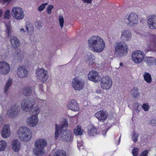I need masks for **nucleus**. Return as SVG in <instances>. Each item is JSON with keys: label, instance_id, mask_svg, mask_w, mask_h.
<instances>
[{"label": "nucleus", "instance_id": "c03bdc74", "mask_svg": "<svg viewBox=\"0 0 156 156\" xmlns=\"http://www.w3.org/2000/svg\"><path fill=\"white\" fill-rule=\"evenodd\" d=\"M48 4L47 3L41 4L38 8V11L39 12H41L45 8V6Z\"/></svg>", "mask_w": 156, "mask_h": 156}, {"label": "nucleus", "instance_id": "72a5a7b5", "mask_svg": "<svg viewBox=\"0 0 156 156\" xmlns=\"http://www.w3.org/2000/svg\"><path fill=\"white\" fill-rule=\"evenodd\" d=\"M86 61L89 64H93L95 62L94 56L91 55L87 56L86 59Z\"/></svg>", "mask_w": 156, "mask_h": 156}, {"label": "nucleus", "instance_id": "7ed1b4c3", "mask_svg": "<svg viewBox=\"0 0 156 156\" xmlns=\"http://www.w3.org/2000/svg\"><path fill=\"white\" fill-rule=\"evenodd\" d=\"M17 134L20 139L25 142L29 141L32 136L31 129L26 126L20 127L18 130Z\"/></svg>", "mask_w": 156, "mask_h": 156}, {"label": "nucleus", "instance_id": "f03ea898", "mask_svg": "<svg viewBox=\"0 0 156 156\" xmlns=\"http://www.w3.org/2000/svg\"><path fill=\"white\" fill-rule=\"evenodd\" d=\"M88 46L91 50L95 52L102 51L105 47V43L101 37L93 36L90 37L88 41Z\"/></svg>", "mask_w": 156, "mask_h": 156}, {"label": "nucleus", "instance_id": "3c124183", "mask_svg": "<svg viewBox=\"0 0 156 156\" xmlns=\"http://www.w3.org/2000/svg\"><path fill=\"white\" fill-rule=\"evenodd\" d=\"M83 144V142L81 140L77 141V147L79 149L82 147Z\"/></svg>", "mask_w": 156, "mask_h": 156}, {"label": "nucleus", "instance_id": "b1692460", "mask_svg": "<svg viewBox=\"0 0 156 156\" xmlns=\"http://www.w3.org/2000/svg\"><path fill=\"white\" fill-rule=\"evenodd\" d=\"M10 43L12 48L16 49L20 45V42L18 38L15 36L10 37Z\"/></svg>", "mask_w": 156, "mask_h": 156}, {"label": "nucleus", "instance_id": "bf43d9fd", "mask_svg": "<svg viewBox=\"0 0 156 156\" xmlns=\"http://www.w3.org/2000/svg\"><path fill=\"white\" fill-rule=\"evenodd\" d=\"M2 12L1 10H0V17L1 16L2 14Z\"/></svg>", "mask_w": 156, "mask_h": 156}, {"label": "nucleus", "instance_id": "864d4df0", "mask_svg": "<svg viewBox=\"0 0 156 156\" xmlns=\"http://www.w3.org/2000/svg\"><path fill=\"white\" fill-rule=\"evenodd\" d=\"M84 3L87 4H91L92 0H81Z\"/></svg>", "mask_w": 156, "mask_h": 156}, {"label": "nucleus", "instance_id": "f704fd0d", "mask_svg": "<svg viewBox=\"0 0 156 156\" xmlns=\"http://www.w3.org/2000/svg\"><path fill=\"white\" fill-rule=\"evenodd\" d=\"M54 156H66V152L62 150L56 151L54 153Z\"/></svg>", "mask_w": 156, "mask_h": 156}, {"label": "nucleus", "instance_id": "9b49d317", "mask_svg": "<svg viewBox=\"0 0 156 156\" xmlns=\"http://www.w3.org/2000/svg\"><path fill=\"white\" fill-rule=\"evenodd\" d=\"M85 84L84 81L77 77L73 79L72 82V87L75 90L80 91L84 87Z\"/></svg>", "mask_w": 156, "mask_h": 156}, {"label": "nucleus", "instance_id": "603ef678", "mask_svg": "<svg viewBox=\"0 0 156 156\" xmlns=\"http://www.w3.org/2000/svg\"><path fill=\"white\" fill-rule=\"evenodd\" d=\"M12 0H1V2L3 4H8Z\"/></svg>", "mask_w": 156, "mask_h": 156}, {"label": "nucleus", "instance_id": "9d476101", "mask_svg": "<svg viewBox=\"0 0 156 156\" xmlns=\"http://www.w3.org/2000/svg\"><path fill=\"white\" fill-rule=\"evenodd\" d=\"M36 74V78L41 81H46L49 78L48 71L43 68H38Z\"/></svg>", "mask_w": 156, "mask_h": 156}, {"label": "nucleus", "instance_id": "6e6d98bb", "mask_svg": "<svg viewBox=\"0 0 156 156\" xmlns=\"http://www.w3.org/2000/svg\"><path fill=\"white\" fill-rule=\"evenodd\" d=\"M3 120L1 117H0V126L2 125L3 123Z\"/></svg>", "mask_w": 156, "mask_h": 156}, {"label": "nucleus", "instance_id": "de8ad7c7", "mask_svg": "<svg viewBox=\"0 0 156 156\" xmlns=\"http://www.w3.org/2000/svg\"><path fill=\"white\" fill-rule=\"evenodd\" d=\"M134 109L135 111L137 112H138L140 111L141 108L140 107H139V105L137 103H135L134 104Z\"/></svg>", "mask_w": 156, "mask_h": 156}, {"label": "nucleus", "instance_id": "a211bd4d", "mask_svg": "<svg viewBox=\"0 0 156 156\" xmlns=\"http://www.w3.org/2000/svg\"><path fill=\"white\" fill-rule=\"evenodd\" d=\"M132 37V33L129 30H125L122 31L120 37L121 40L128 42L131 40Z\"/></svg>", "mask_w": 156, "mask_h": 156}, {"label": "nucleus", "instance_id": "4d7b16f0", "mask_svg": "<svg viewBox=\"0 0 156 156\" xmlns=\"http://www.w3.org/2000/svg\"><path fill=\"white\" fill-rule=\"evenodd\" d=\"M39 101L40 102H41V103H42V102H44L45 101L44 100H41V99H39Z\"/></svg>", "mask_w": 156, "mask_h": 156}, {"label": "nucleus", "instance_id": "423d86ee", "mask_svg": "<svg viewBox=\"0 0 156 156\" xmlns=\"http://www.w3.org/2000/svg\"><path fill=\"white\" fill-rule=\"evenodd\" d=\"M124 21L128 26H135L138 23V16L135 13L127 14L125 16Z\"/></svg>", "mask_w": 156, "mask_h": 156}, {"label": "nucleus", "instance_id": "ddd939ff", "mask_svg": "<svg viewBox=\"0 0 156 156\" xmlns=\"http://www.w3.org/2000/svg\"><path fill=\"white\" fill-rule=\"evenodd\" d=\"M66 106L68 109L75 112L78 111L80 109L79 104L75 100L73 99L68 101Z\"/></svg>", "mask_w": 156, "mask_h": 156}, {"label": "nucleus", "instance_id": "4c0bfd02", "mask_svg": "<svg viewBox=\"0 0 156 156\" xmlns=\"http://www.w3.org/2000/svg\"><path fill=\"white\" fill-rule=\"evenodd\" d=\"M7 145L6 143L4 141H0V151L5 150Z\"/></svg>", "mask_w": 156, "mask_h": 156}, {"label": "nucleus", "instance_id": "1a4fd4ad", "mask_svg": "<svg viewBox=\"0 0 156 156\" xmlns=\"http://www.w3.org/2000/svg\"><path fill=\"white\" fill-rule=\"evenodd\" d=\"M132 59L133 62L136 64L141 63L145 58V54L141 50H136L132 54Z\"/></svg>", "mask_w": 156, "mask_h": 156}, {"label": "nucleus", "instance_id": "f3484780", "mask_svg": "<svg viewBox=\"0 0 156 156\" xmlns=\"http://www.w3.org/2000/svg\"><path fill=\"white\" fill-rule=\"evenodd\" d=\"M147 23L149 28L151 29H156V15H151L147 18Z\"/></svg>", "mask_w": 156, "mask_h": 156}, {"label": "nucleus", "instance_id": "8fccbe9b", "mask_svg": "<svg viewBox=\"0 0 156 156\" xmlns=\"http://www.w3.org/2000/svg\"><path fill=\"white\" fill-rule=\"evenodd\" d=\"M156 121L154 119H152L149 122V124L153 126L155 125Z\"/></svg>", "mask_w": 156, "mask_h": 156}, {"label": "nucleus", "instance_id": "13d9d810", "mask_svg": "<svg viewBox=\"0 0 156 156\" xmlns=\"http://www.w3.org/2000/svg\"><path fill=\"white\" fill-rule=\"evenodd\" d=\"M120 67H119V68H120L121 66H122L123 65V63L122 62H120L119 63Z\"/></svg>", "mask_w": 156, "mask_h": 156}, {"label": "nucleus", "instance_id": "5701e85b", "mask_svg": "<svg viewBox=\"0 0 156 156\" xmlns=\"http://www.w3.org/2000/svg\"><path fill=\"white\" fill-rule=\"evenodd\" d=\"M1 134L2 136L4 138L8 137L10 136L11 131L9 125L6 124L4 126Z\"/></svg>", "mask_w": 156, "mask_h": 156}, {"label": "nucleus", "instance_id": "79ce46f5", "mask_svg": "<svg viewBox=\"0 0 156 156\" xmlns=\"http://www.w3.org/2000/svg\"><path fill=\"white\" fill-rule=\"evenodd\" d=\"M142 107L144 111H148L150 108V106L148 103H145L143 104Z\"/></svg>", "mask_w": 156, "mask_h": 156}, {"label": "nucleus", "instance_id": "39448f33", "mask_svg": "<svg viewBox=\"0 0 156 156\" xmlns=\"http://www.w3.org/2000/svg\"><path fill=\"white\" fill-rule=\"evenodd\" d=\"M114 47L115 54L119 56H124L128 52V46L124 42H116L115 44Z\"/></svg>", "mask_w": 156, "mask_h": 156}, {"label": "nucleus", "instance_id": "c756f323", "mask_svg": "<svg viewBox=\"0 0 156 156\" xmlns=\"http://www.w3.org/2000/svg\"><path fill=\"white\" fill-rule=\"evenodd\" d=\"M25 28L26 30H25L23 28H20L19 30V32L20 33L22 34H24L26 32V31H27L28 35H32L33 33V29H32V30H30V31L29 28L28 27L27 25L25 26Z\"/></svg>", "mask_w": 156, "mask_h": 156}, {"label": "nucleus", "instance_id": "6ab92c4d", "mask_svg": "<svg viewBox=\"0 0 156 156\" xmlns=\"http://www.w3.org/2000/svg\"><path fill=\"white\" fill-rule=\"evenodd\" d=\"M108 115V112L104 110L99 111L95 114V116L98 121L102 122L106 120Z\"/></svg>", "mask_w": 156, "mask_h": 156}, {"label": "nucleus", "instance_id": "2f4dec72", "mask_svg": "<svg viewBox=\"0 0 156 156\" xmlns=\"http://www.w3.org/2000/svg\"><path fill=\"white\" fill-rule=\"evenodd\" d=\"M25 54V53L22 51L20 49H18L16 50L15 55H16V58L21 59L23 58Z\"/></svg>", "mask_w": 156, "mask_h": 156}, {"label": "nucleus", "instance_id": "4be33fe9", "mask_svg": "<svg viewBox=\"0 0 156 156\" xmlns=\"http://www.w3.org/2000/svg\"><path fill=\"white\" fill-rule=\"evenodd\" d=\"M151 37L152 39V40L148 42L145 49L147 52L153 50L156 45L155 40H156V36L152 35Z\"/></svg>", "mask_w": 156, "mask_h": 156}, {"label": "nucleus", "instance_id": "c9c22d12", "mask_svg": "<svg viewBox=\"0 0 156 156\" xmlns=\"http://www.w3.org/2000/svg\"><path fill=\"white\" fill-rule=\"evenodd\" d=\"M145 61L148 65H150L154 63V59L153 57H146L145 58Z\"/></svg>", "mask_w": 156, "mask_h": 156}, {"label": "nucleus", "instance_id": "7c9ffc66", "mask_svg": "<svg viewBox=\"0 0 156 156\" xmlns=\"http://www.w3.org/2000/svg\"><path fill=\"white\" fill-rule=\"evenodd\" d=\"M130 93L134 98H137L140 95L138 89L137 88L134 87L130 91Z\"/></svg>", "mask_w": 156, "mask_h": 156}, {"label": "nucleus", "instance_id": "20e7f679", "mask_svg": "<svg viewBox=\"0 0 156 156\" xmlns=\"http://www.w3.org/2000/svg\"><path fill=\"white\" fill-rule=\"evenodd\" d=\"M47 143L44 139L39 138L35 142V148L34 151L37 156H42L44 153V148L46 146Z\"/></svg>", "mask_w": 156, "mask_h": 156}, {"label": "nucleus", "instance_id": "49530a36", "mask_svg": "<svg viewBox=\"0 0 156 156\" xmlns=\"http://www.w3.org/2000/svg\"><path fill=\"white\" fill-rule=\"evenodd\" d=\"M54 7L52 5H49L47 8L46 10L48 14H50L51 13V10L53 9Z\"/></svg>", "mask_w": 156, "mask_h": 156}, {"label": "nucleus", "instance_id": "aec40b11", "mask_svg": "<svg viewBox=\"0 0 156 156\" xmlns=\"http://www.w3.org/2000/svg\"><path fill=\"white\" fill-rule=\"evenodd\" d=\"M38 122V119L37 115L34 116L30 115V116L27 118V124L29 126L33 127L36 126Z\"/></svg>", "mask_w": 156, "mask_h": 156}, {"label": "nucleus", "instance_id": "412c9836", "mask_svg": "<svg viewBox=\"0 0 156 156\" xmlns=\"http://www.w3.org/2000/svg\"><path fill=\"white\" fill-rule=\"evenodd\" d=\"M17 74L19 77L23 78L28 76V72L25 67L20 66L17 69Z\"/></svg>", "mask_w": 156, "mask_h": 156}, {"label": "nucleus", "instance_id": "f257e3e1", "mask_svg": "<svg viewBox=\"0 0 156 156\" xmlns=\"http://www.w3.org/2000/svg\"><path fill=\"white\" fill-rule=\"evenodd\" d=\"M55 138L57 139L59 135V129L61 132L62 139L67 142H71L73 140L71 132L69 130H64L68 126V122L65 119L61 121L60 126L58 124L55 125Z\"/></svg>", "mask_w": 156, "mask_h": 156}, {"label": "nucleus", "instance_id": "ea45409f", "mask_svg": "<svg viewBox=\"0 0 156 156\" xmlns=\"http://www.w3.org/2000/svg\"><path fill=\"white\" fill-rule=\"evenodd\" d=\"M139 134L136 133L135 132H133L132 135V140L134 142L136 143L137 141Z\"/></svg>", "mask_w": 156, "mask_h": 156}, {"label": "nucleus", "instance_id": "2eb2a0df", "mask_svg": "<svg viewBox=\"0 0 156 156\" xmlns=\"http://www.w3.org/2000/svg\"><path fill=\"white\" fill-rule=\"evenodd\" d=\"M10 70V66L8 62L4 61L0 62V74H7Z\"/></svg>", "mask_w": 156, "mask_h": 156}, {"label": "nucleus", "instance_id": "a19ab883", "mask_svg": "<svg viewBox=\"0 0 156 156\" xmlns=\"http://www.w3.org/2000/svg\"><path fill=\"white\" fill-rule=\"evenodd\" d=\"M59 23L61 28L62 29L63 26L64 19L62 16H60L58 18Z\"/></svg>", "mask_w": 156, "mask_h": 156}, {"label": "nucleus", "instance_id": "393cba45", "mask_svg": "<svg viewBox=\"0 0 156 156\" xmlns=\"http://www.w3.org/2000/svg\"><path fill=\"white\" fill-rule=\"evenodd\" d=\"M12 147L13 150L15 152H18L20 149V145L19 141L16 140H14L12 142Z\"/></svg>", "mask_w": 156, "mask_h": 156}, {"label": "nucleus", "instance_id": "5fc2aeb1", "mask_svg": "<svg viewBox=\"0 0 156 156\" xmlns=\"http://www.w3.org/2000/svg\"><path fill=\"white\" fill-rule=\"evenodd\" d=\"M41 23H38V25H36V27L37 29H40L42 27Z\"/></svg>", "mask_w": 156, "mask_h": 156}, {"label": "nucleus", "instance_id": "052dcab7", "mask_svg": "<svg viewBox=\"0 0 156 156\" xmlns=\"http://www.w3.org/2000/svg\"><path fill=\"white\" fill-rule=\"evenodd\" d=\"M104 132L105 133V134H103V135H105L106 134V132H107V131H104Z\"/></svg>", "mask_w": 156, "mask_h": 156}, {"label": "nucleus", "instance_id": "f8f14e48", "mask_svg": "<svg viewBox=\"0 0 156 156\" xmlns=\"http://www.w3.org/2000/svg\"><path fill=\"white\" fill-rule=\"evenodd\" d=\"M22 109L24 111L27 112L31 109L34 105V102L28 99H24L21 104Z\"/></svg>", "mask_w": 156, "mask_h": 156}, {"label": "nucleus", "instance_id": "e433bc0d", "mask_svg": "<svg viewBox=\"0 0 156 156\" xmlns=\"http://www.w3.org/2000/svg\"><path fill=\"white\" fill-rule=\"evenodd\" d=\"M12 80L11 78H9L6 82L4 92L6 93L9 89V87L11 85Z\"/></svg>", "mask_w": 156, "mask_h": 156}, {"label": "nucleus", "instance_id": "a18cd8bd", "mask_svg": "<svg viewBox=\"0 0 156 156\" xmlns=\"http://www.w3.org/2000/svg\"><path fill=\"white\" fill-rule=\"evenodd\" d=\"M10 17V10H6L4 13V18L5 19H9Z\"/></svg>", "mask_w": 156, "mask_h": 156}, {"label": "nucleus", "instance_id": "473e14b6", "mask_svg": "<svg viewBox=\"0 0 156 156\" xmlns=\"http://www.w3.org/2000/svg\"><path fill=\"white\" fill-rule=\"evenodd\" d=\"M144 80L148 83L152 82V78L151 75L148 73H144L143 74Z\"/></svg>", "mask_w": 156, "mask_h": 156}, {"label": "nucleus", "instance_id": "09e8293b", "mask_svg": "<svg viewBox=\"0 0 156 156\" xmlns=\"http://www.w3.org/2000/svg\"><path fill=\"white\" fill-rule=\"evenodd\" d=\"M148 152L149 151L146 150L141 152L140 156H147Z\"/></svg>", "mask_w": 156, "mask_h": 156}, {"label": "nucleus", "instance_id": "dca6fc26", "mask_svg": "<svg viewBox=\"0 0 156 156\" xmlns=\"http://www.w3.org/2000/svg\"><path fill=\"white\" fill-rule=\"evenodd\" d=\"M88 79L94 83H98L100 80L99 73L95 70L90 71L88 74Z\"/></svg>", "mask_w": 156, "mask_h": 156}, {"label": "nucleus", "instance_id": "58836bf2", "mask_svg": "<svg viewBox=\"0 0 156 156\" xmlns=\"http://www.w3.org/2000/svg\"><path fill=\"white\" fill-rule=\"evenodd\" d=\"M6 32L7 34L8 37H10L12 34V28L10 25H6Z\"/></svg>", "mask_w": 156, "mask_h": 156}, {"label": "nucleus", "instance_id": "680f3d73", "mask_svg": "<svg viewBox=\"0 0 156 156\" xmlns=\"http://www.w3.org/2000/svg\"><path fill=\"white\" fill-rule=\"evenodd\" d=\"M74 60V58H73L72 59V60H71V62H72V61H73Z\"/></svg>", "mask_w": 156, "mask_h": 156}, {"label": "nucleus", "instance_id": "4468645a", "mask_svg": "<svg viewBox=\"0 0 156 156\" xmlns=\"http://www.w3.org/2000/svg\"><path fill=\"white\" fill-rule=\"evenodd\" d=\"M19 112V106L15 104L12 105L11 108L8 110L7 114L9 118H13L17 115Z\"/></svg>", "mask_w": 156, "mask_h": 156}, {"label": "nucleus", "instance_id": "6e6552de", "mask_svg": "<svg viewBox=\"0 0 156 156\" xmlns=\"http://www.w3.org/2000/svg\"><path fill=\"white\" fill-rule=\"evenodd\" d=\"M11 14L13 18L16 20H21L24 17V12L23 9L18 6H14L12 8Z\"/></svg>", "mask_w": 156, "mask_h": 156}, {"label": "nucleus", "instance_id": "a878e982", "mask_svg": "<svg viewBox=\"0 0 156 156\" xmlns=\"http://www.w3.org/2000/svg\"><path fill=\"white\" fill-rule=\"evenodd\" d=\"M88 133L90 136H94L98 134L97 128L92 125H89L88 126Z\"/></svg>", "mask_w": 156, "mask_h": 156}, {"label": "nucleus", "instance_id": "37998d69", "mask_svg": "<svg viewBox=\"0 0 156 156\" xmlns=\"http://www.w3.org/2000/svg\"><path fill=\"white\" fill-rule=\"evenodd\" d=\"M139 149L136 147H134L132 150V153L133 156H137L139 154Z\"/></svg>", "mask_w": 156, "mask_h": 156}, {"label": "nucleus", "instance_id": "c85d7f7f", "mask_svg": "<svg viewBox=\"0 0 156 156\" xmlns=\"http://www.w3.org/2000/svg\"><path fill=\"white\" fill-rule=\"evenodd\" d=\"M74 133L76 135H81L84 133L83 129H81L80 126L78 125L74 129Z\"/></svg>", "mask_w": 156, "mask_h": 156}, {"label": "nucleus", "instance_id": "0eeeda50", "mask_svg": "<svg viewBox=\"0 0 156 156\" xmlns=\"http://www.w3.org/2000/svg\"><path fill=\"white\" fill-rule=\"evenodd\" d=\"M100 84L103 90H108L111 88L112 86V78L108 76H104L100 80Z\"/></svg>", "mask_w": 156, "mask_h": 156}, {"label": "nucleus", "instance_id": "bb28decb", "mask_svg": "<svg viewBox=\"0 0 156 156\" xmlns=\"http://www.w3.org/2000/svg\"><path fill=\"white\" fill-rule=\"evenodd\" d=\"M32 92V89L29 86H26L23 89L22 93L25 96H29L31 94Z\"/></svg>", "mask_w": 156, "mask_h": 156}, {"label": "nucleus", "instance_id": "cd10ccee", "mask_svg": "<svg viewBox=\"0 0 156 156\" xmlns=\"http://www.w3.org/2000/svg\"><path fill=\"white\" fill-rule=\"evenodd\" d=\"M40 112V108L38 106H36L33 109H31L30 111V114L34 116L37 115L38 116V114Z\"/></svg>", "mask_w": 156, "mask_h": 156}]
</instances>
